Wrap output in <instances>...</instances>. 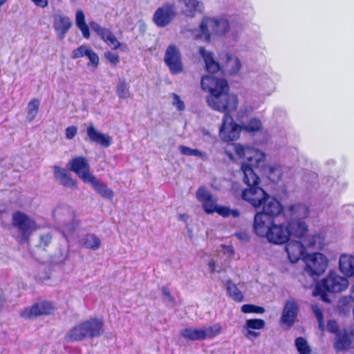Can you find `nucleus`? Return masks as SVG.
<instances>
[{
  "label": "nucleus",
  "instance_id": "1",
  "mask_svg": "<svg viewBox=\"0 0 354 354\" xmlns=\"http://www.w3.org/2000/svg\"><path fill=\"white\" fill-rule=\"evenodd\" d=\"M201 84L203 91L209 93L206 97L207 105L212 109L224 113L219 129V136L224 141L236 140L242 129L250 133L261 129V122L256 118L241 125L234 122L230 113L236 110L239 100L235 94L229 92L230 87L225 79L203 75Z\"/></svg>",
  "mask_w": 354,
  "mask_h": 354
},
{
  "label": "nucleus",
  "instance_id": "2",
  "mask_svg": "<svg viewBox=\"0 0 354 354\" xmlns=\"http://www.w3.org/2000/svg\"><path fill=\"white\" fill-rule=\"evenodd\" d=\"M349 282L346 277H341L331 272L329 275L317 282L313 291L314 297L319 296L324 302L330 303L328 293L341 292L348 286Z\"/></svg>",
  "mask_w": 354,
  "mask_h": 354
},
{
  "label": "nucleus",
  "instance_id": "3",
  "mask_svg": "<svg viewBox=\"0 0 354 354\" xmlns=\"http://www.w3.org/2000/svg\"><path fill=\"white\" fill-rule=\"evenodd\" d=\"M104 322L102 319L92 318L72 328L65 335L67 342H80L86 338L101 336L104 333Z\"/></svg>",
  "mask_w": 354,
  "mask_h": 354
},
{
  "label": "nucleus",
  "instance_id": "4",
  "mask_svg": "<svg viewBox=\"0 0 354 354\" xmlns=\"http://www.w3.org/2000/svg\"><path fill=\"white\" fill-rule=\"evenodd\" d=\"M53 216L57 224L62 227V234L65 238L66 233L73 234L79 225L75 211L68 205H57L53 212Z\"/></svg>",
  "mask_w": 354,
  "mask_h": 354
},
{
  "label": "nucleus",
  "instance_id": "5",
  "mask_svg": "<svg viewBox=\"0 0 354 354\" xmlns=\"http://www.w3.org/2000/svg\"><path fill=\"white\" fill-rule=\"evenodd\" d=\"M12 225L19 233L17 240L20 244L28 242L32 233L37 229L35 221L20 211L12 214Z\"/></svg>",
  "mask_w": 354,
  "mask_h": 354
},
{
  "label": "nucleus",
  "instance_id": "6",
  "mask_svg": "<svg viewBox=\"0 0 354 354\" xmlns=\"http://www.w3.org/2000/svg\"><path fill=\"white\" fill-rule=\"evenodd\" d=\"M229 22L225 19H216L205 17L200 24L201 34L198 37L205 41H209L212 34L217 35H224L229 30Z\"/></svg>",
  "mask_w": 354,
  "mask_h": 354
},
{
  "label": "nucleus",
  "instance_id": "7",
  "mask_svg": "<svg viewBox=\"0 0 354 354\" xmlns=\"http://www.w3.org/2000/svg\"><path fill=\"white\" fill-rule=\"evenodd\" d=\"M306 263L305 272L313 278L318 277L326 271L328 266V259L320 252H315L304 257Z\"/></svg>",
  "mask_w": 354,
  "mask_h": 354
},
{
  "label": "nucleus",
  "instance_id": "8",
  "mask_svg": "<svg viewBox=\"0 0 354 354\" xmlns=\"http://www.w3.org/2000/svg\"><path fill=\"white\" fill-rule=\"evenodd\" d=\"M178 9L174 3L167 2L158 8L153 15V22L157 27L165 28L178 16Z\"/></svg>",
  "mask_w": 354,
  "mask_h": 354
},
{
  "label": "nucleus",
  "instance_id": "9",
  "mask_svg": "<svg viewBox=\"0 0 354 354\" xmlns=\"http://www.w3.org/2000/svg\"><path fill=\"white\" fill-rule=\"evenodd\" d=\"M164 61L171 74L176 75L183 71V65L181 60V54L175 45L171 44L167 48Z\"/></svg>",
  "mask_w": 354,
  "mask_h": 354
},
{
  "label": "nucleus",
  "instance_id": "10",
  "mask_svg": "<svg viewBox=\"0 0 354 354\" xmlns=\"http://www.w3.org/2000/svg\"><path fill=\"white\" fill-rule=\"evenodd\" d=\"M268 241L275 245H282L290 240V232L283 223H273L270 226L265 236Z\"/></svg>",
  "mask_w": 354,
  "mask_h": 354
},
{
  "label": "nucleus",
  "instance_id": "11",
  "mask_svg": "<svg viewBox=\"0 0 354 354\" xmlns=\"http://www.w3.org/2000/svg\"><path fill=\"white\" fill-rule=\"evenodd\" d=\"M270 195L259 185L252 186L242 192L241 197L254 207H260Z\"/></svg>",
  "mask_w": 354,
  "mask_h": 354
},
{
  "label": "nucleus",
  "instance_id": "12",
  "mask_svg": "<svg viewBox=\"0 0 354 354\" xmlns=\"http://www.w3.org/2000/svg\"><path fill=\"white\" fill-rule=\"evenodd\" d=\"M67 166L68 169L75 172L84 183L93 176L90 173L88 160L84 156H77L71 159Z\"/></svg>",
  "mask_w": 354,
  "mask_h": 354
},
{
  "label": "nucleus",
  "instance_id": "13",
  "mask_svg": "<svg viewBox=\"0 0 354 354\" xmlns=\"http://www.w3.org/2000/svg\"><path fill=\"white\" fill-rule=\"evenodd\" d=\"M299 310V306L294 299L286 301L280 318L281 324L286 326L288 328L292 327L297 318Z\"/></svg>",
  "mask_w": 354,
  "mask_h": 354
},
{
  "label": "nucleus",
  "instance_id": "14",
  "mask_svg": "<svg viewBox=\"0 0 354 354\" xmlns=\"http://www.w3.org/2000/svg\"><path fill=\"white\" fill-rule=\"evenodd\" d=\"M273 218L258 212L255 214L253 223V230L257 235L264 237L270 226L274 223Z\"/></svg>",
  "mask_w": 354,
  "mask_h": 354
},
{
  "label": "nucleus",
  "instance_id": "15",
  "mask_svg": "<svg viewBox=\"0 0 354 354\" xmlns=\"http://www.w3.org/2000/svg\"><path fill=\"white\" fill-rule=\"evenodd\" d=\"M53 28L59 40L64 39L66 32L72 26L68 17L60 14L53 15Z\"/></svg>",
  "mask_w": 354,
  "mask_h": 354
},
{
  "label": "nucleus",
  "instance_id": "16",
  "mask_svg": "<svg viewBox=\"0 0 354 354\" xmlns=\"http://www.w3.org/2000/svg\"><path fill=\"white\" fill-rule=\"evenodd\" d=\"M353 333L346 328L342 329L337 335H335L333 344L334 349L337 351H344L350 348L352 340Z\"/></svg>",
  "mask_w": 354,
  "mask_h": 354
},
{
  "label": "nucleus",
  "instance_id": "17",
  "mask_svg": "<svg viewBox=\"0 0 354 354\" xmlns=\"http://www.w3.org/2000/svg\"><path fill=\"white\" fill-rule=\"evenodd\" d=\"M86 133L90 142L98 144L103 147H109L112 143L111 136L98 131L92 124L88 127Z\"/></svg>",
  "mask_w": 354,
  "mask_h": 354
},
{
  "label": "nucleus",
  "instance_id": "18",
  "mask_svg": "<svg viewBox=\"0 0 354 354\" xmlns=\"http://www.w3.org/2000/svg\"><path fill=\"white\" fill-rule=\"evenodd\" d=\"M262 213L274 218L283 212V207L275 198L269 196L263 205Z\"/></svg>",
  "mask_w": 354,
  "mask_h": 354
},
{
  "label": "nucleus",
  "instance_id": "19",
  "mask_svg": "<svg viewBox=\"0 0 354 354\" xmlns=\"http://www.w3.org/2000/svg\"><path fill=\"white\" fill-rule=\"evenodd\" d=\"M290 237L301 238L308 232V225L301 219L293 218L286 225Z\"/></svg>",
  "mask_w": 354,
  "mask_h": 354
},
{
  "label": "nucleus",
  "instance_id": "20",
  "mask_svg": "<svg viewBox=\"0 0 354 354\" xmlns=\"http://www.w3.org/2000/svg\"><path fill=\"white\" fill-rule=\"evenodd\" d=\"M198 53L205 62L207 73L214 74L221 71L220 64L214 58L213 53L206 50L204 47H201Z\"/></svg>",
  "mask_w": 354,
  "mask_h": 354
},
{
  "label": "nucleus",
  "instance_id": "21",
  "mask_svg": "<svg viewBox=\"0 0 354 354\" xmlns=\"http://www.w3.org/2000/svg\"><path fill=\"white\" fill-rule=\"evenodd\" d=\"M86 183L90 184L95 192L104 198L111 200L113 197V192L109 189L101 180L93 176Z\"/></svg>",
  "mask_w": 354,
  "mask_h": 354
},
{
  "label": "nucleus",
  "instance_id": "22",
  "mask_svg": "<svg viewBox=\"0 0 354 354\" xmlns=\"http://www.w3.org/2000/svg\"><path fill=\"white\" fill-rule=\"evenodd\" d=\"M259 167V166H251L247 164H241V169L243 174V181L248 187L259 185L260 178L254 171V168H258Z\"/></svg>",
  "mask_w": 354,
  "mask_h": 354
},
{
  "label": "nucleus",
  "instance_id": "23",
  "mask_svg": "<svg viewBox=\"0 0 354 354\" xmlns=\"http://www.w3.org/2000/svg\"><path fill=\"white\" fill-rule=\"evenodd\" d=\"M54 176L56 180L64 187L73 189L77 185L76 180L72 178L71 175L65 169L55 166Z\"/></svg>",
  "mask_w": 354,
  "mask_h": 354
},
{
  "label": "nucleus",
  "instance_id": "24",
  "mask_svg": "<svg viewBox=\"0 0 354 354\" xmlns=\"http://www.w3.org/2000/svg\"><path fill=\"white\" fill-rule=\"evenodd\" d=\"M290 261L296 263L303 255L305 247L300 241L289 242L286 247Z\"/></svg>",
  "mask_w": 354,
  "mask_h": 354
},
{
  "label": "nucleus",
  "instance_id": "25",
  "mask_svg": "<svg viewBox=\"0 0 354 354\" xmlns=\"http://www.w3.org/2000/svg\"><path fill=\"white\" fill-rule=\"evenodd\" d=\"M44 314V301L35 303L31 307L25 308L20 311L19 315L26 319H35Z\"/></svg>",
  "mask_w": 354,
  "mask_h": 354
},
{
  "label": "nucleus",
  "instance_id": "26",
  "mask_svg": "<svg viewBox=\"0 0 354 354\" xmlns=\"http://www.w3.org/2000/svg\"><path fill=\"white\" fill-rule=\"evenodd\" d=\"M185 5L184 13L187 17H194L197 13H201L203 3L197 0H178Z\"/></svg>",
  "mask_w": 354,
  "mask_h": 354
},
{
  "label": "nucleus",
  "instance_id": "27",
  "mask_svg": "<svg viewBox=\"0 0 354 354\" xmlns=\"http://www.w3.org/2000/svg\"><path fill=\"white\" fill-rule=\"evenodd\" d=\"M265 154L259 150L254 147H248L247 154H245L244 158L248 160V162H243V164H247L251 166H260L265 159Z\"/></svg>",
  "mask_w": 354,
  "mask_h": 354
},
{
  "label": "nucleus",
  "instance_id": "28",
  "mask_svg": "<svg viewBox=\"0 0 354 354\" xmlns=\"http://www.w3.org/2000/svg\"><path fill=\"white\" fill-rule=\"evenodd\" d=\"M339 268L344 275L354 276V257L342 255L339 261Z\"/></svg>",
  "mask_w": 354,
  "mask_h": 354
},
{
  "label": "nucleus",
  "instance_id": "29",
  "mask_svg": "<svg viewBox=\"0 0 354 354\" xmlns=\"http://www.w3.org/2000/svg\"><path fill=\"white\" fill-rule=\"evenodd\" d=\"M80 243L84 248L96 250L101 245V240L95 234L87 233L81 238Z\"/></svg>",
  "mask_w": 354,
  "mask_h": 354
},
{
  "label": "nucleus",
  "instance_id": "30",
  "mask_svg": "<svg viewBox=\"0 0 354 354\" xmlns=\"http://www.w3.org/2000/svg\"><path fill=\"white\" fill-rule=\"evenodd\" d=\"M263 172L273 183H277L282 177V171L278 165H266L263 168Z\"/></svg>",
  "mask_w": 354,
  "mask_h": 354
},
{
  "label": "nucleus",
  "instance_id": "31",
  "mask_svg": "<svg viewBox=\"0 0 354 354\" xmlns=\"http://www.w3.org/2000/svg\"><path fill=\"white\" fill-rule=\"evenodd\" d=\"M180 335L192 341H198L205 339V333L201 328H186L180 331Z\"/></svg>",
  "mask_w": 354,
  "mask_h": 354
},
{
  "label": "nucleus",
  "instance_id": "32",
  "mask_svg": "<svg viewBox=\"0 0 354 354\" xmlns=\"http://www.w3.org/2000/svg\"><path fill=\"white\" fill-rule=\"evenodd\" d=\"M75 24L77 27L81 30L83 37L85 39L90 37L89 25L85 22L84 13L82 10H78L75 15Z\"/></svg>",
  "mask_w": 354,
  "mask_h": 354
},
{
  "label": "nucleus",
  "instance_id": "33",
  "mask_svg": "<svg viewBox=\"0 0 354 354\" xmlns=\"http://www.w3.org/2000/svg\"><path fill=\"white\" fill-rule=\"evenodd\" d=\"M130 86L124 78H119L115 88V93L119 98L127 99L130 97Z\"/></svg>",
  "mask_w": 354,
  "mask_h": 354
},
{
  "label": "nucleus",
  "instance_id": "34",
  "mask_svg": "<svg viewBox=\"0 0 354 354\" xmlns=\"http://www.w3.org/2000/svg\"><path fill=\"white\" fill-rule=\"evenodd\" d=\"M225 287L229 296L233 300L238 302H241L243 301L244 296L241 291L237 288L236 284L229 280L226 282Z\"/></svg>",
  "mask_w": 354,
  "mask_h": 354
},
{
  "label": "nucleus",
  "instance_id": "35",
  "mask_svg": "<svg viewBox=\"0 0 354 354\" xmlns=\"http://www.w3.org/2000/svg\"><path fill=\"white\" fill-rule=\"evenodd\" d=\"M89 27L105 42H107L108 38L112 33L109 29L102 27L95 21L89 22Z\"/></svg>",
  "mask_w": 354,
  "mask_h": 354
},
{
  "label": "nucleus",
  "instance_id": "36",
  "mask_svg": "<svg viewBox=\"0 0 354 354\" xmlns=\"http://www.w3.org/2000/svg\"><path fill=\"white\" fill-rule=\"evenodd\" d=\"M290 211L292 214L295 216L298 219L305 218L309 215L308 207L302 203L295 204L290 207Z\"/></svg>",
  "mask_w": 354,
  "mask_h": 354
},
{
  "label": "nucleus",
  "instance_id": "37",
  "mask_svg": "<svg viewBox=\"0 0 354 354\" xmlns=\"http://www.w3.org/2000/svg\"><path fill=\"white\" fill-rule=\"evenodd\" d=\"M178 149L180 153L185 156H197L203 160H205L206 158V153L201 151L197 149H192L185 145H180L178 147Z\"/></svg>",
  "mask_w": 354,
  "mask_h": 354
},
{
  "label": "nucleus",
  "instance_id": "38",
  "mask_svg": "<svg viewBox=\"0 0 354 354\" xmlns=\"http://www.w3.org/2000/svg\"><path fill=\"white\" fill-rule=\"evenodd\" d=\"M295 345L299 354H311L312 351L307 340L302 337L295 339Z\"/></svg>",
  "mask_w": 354,
  "mask_h": 354
},
{
  "label": "nucleus",
  "instance_id": "39",
  "mask_svg": "<svg viewBox=\"0 0 354 354\" xmlns=\"http://www.w3.org/2000/svg\"><path fill=\"white\" fill-rule=\"evenodd\" d=\"M266 326V322L261 319H247L244 326L246 330H261Z\"/></svg>",
  "mask_w": 354,
  "mask_h": 354
},
{
  "label": "nucleus",
  "instance_id": "40",
  "mask_svg": "<svg viewBox=\"0 0 354 354\" xmlns=\"http://www.w3.org/2000/svg\"><path fill=\"white\" fill-rule=\"evenodd\" d=\"M161 291L163 295L162 300L166 306L174 308L176 304V301L175 298L171 295L169 288L167 286H162Z\"/></svg>",
  "mask_w": 354,
  "mask_h": 354
},
{
  "label": "nucleus",
  "instance_id": "41",
  "mask_svg": "<svg viewBox=\"0 0 354 354\" xmlns=\"http://www.w3.org/2000/svg\"><path fill=\"white\" fill-rule=\"evenodd\" d=\"M232 64L230 68H229V73L230 75H234L238 73L241 68V62L238 58H233L231 55L227 56V66L230 67V64Z\"/></svg>",
  "mask_w": 354,
  "mask_h": 354
},
{
  "label": "nucleus",
  "instance_id": "42",
  "mask_svg": "<svg viewBox=\"0 0 354 354\" xmlns=\"http://www.w3.org/2000/svg\"><path fill=\"white\" fill-rule=\"evenodd\" d=\"M39 101L37 99L32 100L28 104V118L29 120L34 119L38 112Z\"/></svg>",
  "mask_w": 354,
  "mask_h": 354
},
{
  "label": "nucleus",
  "instance_id": "43",
  "mask_svg": "<svg viewBox=\"0 0 354 354\" xmlns=\"http://www.w3.org/2000/svg\"><path fill=\"white\" fill-rule=\"evenodd\" d=\"M205 333V339L207 338H211L218 335L221 331V326L220 324H216L212 326H209L203 329Z\"/></svg>",
  "mask_w": 354,
  "mask_h": 354
},
{
  "label": "nucleus",
  "instance_id": "44",
  "mask_svg": "<svg viewBox=\"0 0 354 354\" xmlns=\"http://www.w3.org/2000/svg\"><path fill=\"white\" fill-rule=\"evenodd\" d=\"M241 311L244 313L262 314L265 312V308L254 304H244L241 307Z\"/></svg>",
  "mask_w": 354,
  "mask_h": 354
},
{
  "label": "nucleus",
  "instance_id": "45",
  "mask_svg": "<svg viewBox=\"0 0 354 354\" xmlns=\"http://www.w3.org/2000/svg\"><path fill=\"white\" fill-rule=\"evenodd\" d=\"M90 49L91 47L86 45H82L77 48L73 50L71 57L73 59H77L79 57L86 56L88 54Z\"/></svg>",
  "mask_w": 354,
  "mask_h": 354
},
{
  "label": "nucleus",
  "instance_id": "46",
  "mask_svg": "<svg viewBox=\"0 0 354 354\" xmlns=\"http://www.w3.org/2000/svg\"><path fill=\"white\" fill-rule=\"evenodd\" d=\"M196 198L199 201L203 203L211 199L212 195L206 188L201 187H199L196 192Z\"/></svg>",
  "mask_w": 354,
  "mask_h": 354
},
{
  "label": "nucleus",
  "instance_id": "47",
  "mask_svg": "<svg viewBox=\"0 0 354 354\" xmlns=\"http://www.w3.org/2000/svg\"><path fill=\"white\" fill-rule=\"evenodd\" d=\"M218 206L215 204L212 198L203 203V208L207 214H212L216 212Z\"/></svg>",
  "mask_w": 354,
  "mask_h": 354
},
{
  "label": "nucleus",
  "instance_id": "48",
  "mask_svg": "<svg viewBox=\"0 0 354 354\" xmlns=\"http://www.w3.org/2000/svg\"><path fill=\"white\" fill-rule=\"evenodd\" d=\"M326 330L328 332L335 335H337V333L342 330L339 328L337 322L334 319H330L328 321L326 324Z\"/></svg>",
  "mask_w": 354,
  "mask_h": 354
},
{
  "label": "nucleus",
  "instance_id": "49",
  "mask_svg": "<svg viewBox=\"0 0 354 354\" xmlns=\"http://www.w3.org/2000/svg\"><path fill=\"white\" fill-rule=\"evenodd\" d=\"M89 59V63L88 66L92 64L94 68H97L99 63V57L98 55L91 48L88 54L86 55Z\"/></svg>",
  "mask_w": 354,
  "mask_h": 354
},
{
  "label": "nucleus",
  "instance_id": "50",
  "mask_svg": "<svg viewBox=\"0 0 354 354\" xmlns=\"http://www.w3.org/2000/svg\"><path fill=\"white\" fill-rule=\"evenodd\" d=\"M104 57L110 63L113 65L118 64L120 62V57L118 55L111 52L105 53Z\"/></svg>",
  "mask_w": 354,
  "mask_h": 354
},
{
  "label": "nucleus",
  "instance_id": "51",
  "mask_svg": "<svg viewBox=\"0 0 354 354\" xmlns=\"http://www.w3.org/2000/svg\"><path fill=\"white\" fill-rule=\"evenodd\" d=\"M77 133V128L75 126H70L66 129V138L68 140L73 139Z\"/></svg>",
  "mask_w": 354,
  "mask_h": 354
},
{
  "label": "nucleus",
  "instance_id": "52",
  "mask_svg": "<svg viewBox=\"0 0 354 354\" xmlns=\"http://www.w3.org/2000/svg\"><path fill=\"white\" fill-rule=\"evenodd\" d=\"M230 208L228 207L221 205L218 206L215 212L224 218H227L230 216Z\"/></svg>",
  "mask_w": 354,
  "mask_h": 354
},
{
  "label": "nucleus",
  "instance_id": "53",
  "mask_svg": "<svg viewBox=\"0 0 354 354\" xmlns=\"http://www.w3.org/2000/svg\"><path fill=\"white\" fill-rule=\"evenodd\" d=\"M106 43H108L109 45L113 46V48L115 50L119 48L120 46H121L120 42L117 40V39L115 38L113 33H111V36H109V37L108 38Z\"/></svg>",
  "mask_w": 354,
  "mask_h": 354
},
{
  "label": "nucleus",
  "instance_id": "54",
  "mask_svg": "<svg viewBox=\"0 0 354 354\" xmlns=\"http://www.w3.org/2000/svg\"><path fill=\"white\" fill-rule=\"evenodd\" d=\"M248 147H244L242 145L237 144L235 145V153L236 154L240 157L243 158L245 156V154H247V149Z\"/></svg>",
  "mask_w": 354,
  "mask_h": 354
},
{
  "label": "nucleus",
  "instance_id": "55",
  "mask_svg": "<svg viewBox=\"0 0 354 354\" xmlns=\"http://www.w3.org/2000/svg\"><path fill=\"white\" fill-rule=\"evenodd\" d=\"M174 104H176L178 111H183L185 108L183 101L176 94H174Z\"/></svg>",
  "mask_w": 354,
  "mask_h": 354
},
{
  "label": "nucleus",
  "instance_id": "56",
  "mask_svg": "<svg viewBox=\"0 0 354 354\" xmlns=\"http://www.w3.org/2000/svg\"><path fill=\"white\" fill-rule=\"evenodd\" d=\"M311 310H312L313 313H314L315 316L316 317L317 319L324 317L322 311L318 305H317V304L312 305Z\"/></svg>",
  "mask_w": 354,
  "mask_h": 354
},
{
  "label": "nucleus",
  "instance_id": "57",
  "mask_svg": "<svg viewBox=\"0 0 354 354\" xmlns=\"http://www.w3.org/2000/svg\"><path fill=\"white\" fill-rule=\"evenodd\" d=\"M55 310V306L51 302L46 301V315L54 314Z\"/></svg>",
  "mask_w": 354,
  "mask_h": 354
},
{
  "label": "nucleus",
  "instance_id": "58",
  "mask_svg": "<svg viewBox=\"0 0 354 354\" xmlns=\"http://www.w3.org/2000/svg\"><path fill=\"white\" fill-rule=\"evenodd\" d=\"M235 235L239 239H240L241 241H248L250 239L249 236L245 232H237L235 234Z\"/></svg>",
  "mask_w": 354,
  "mask_h": 354
},
{
  "label": "nucleus",
  "instance_id": "59",
  "mask_svg": "<svg viewBox=\"0 0 354 354\" xmlns=\"http://www.w3.org/2000/svg\"><path fill=\"white\" fill-rule=\"evenodd\" d=\"M318 322V328L321 331H324L325 329L324 317L317 319Z\"/></svg>",
  "mask_w": 354,
  "mask_h": 354
},
{
  "label": "nucleus",
  "instance_id": "60",
  "mask_svg": "<svg viewBox=\"0 0 354 354\" xmlns=\"http://www.w3.org/2000/svg\"><path fill=\"white\" fill-rule=\"evenodd\" d=\"M232 215L233 218H238L240 216V212L238 209H230V216Z\"/></svg>",
  "mask_w": 354,
  "mask_h": 354
},
{
  "label": "nucleus",
  "instance_id": "61",
  "mask_svg": "<svg viewBox=\"0 0 354 354\" xmlns=\"http://www.w3.org/2000/svg\"><path fill=\"white\" fill-rule=\"evenodd\" d=\"M259 335H260L259 333L253 331L252 329L247 330V335H250V336H253L254 337H257L259 336Z\"/></svg>",
  "mask_w": 354,
  "mask_h": 354
},
{
  "label": "nucleus",
  "instance_id": "62",
  "mask_svg": "<svg viewBox=\"0 0 354 354\" xmlns=\"http://www.w3.org/2000/svg\"><path fill=\"white\" fill-rule=\"evenodd\" d=\"M208 266L211 272H214L216 271L215 262L214 260L209 261Z\"/></svg>",
  "mask_w": 354,
  "mask_h": 354
},
{
  "label": "nucleus",
  "instance_id": "63",
  "mask_svg": "<svg viewBox=\"0 0 354 354\" xmlns=\"http://www.w3.org/2000/svg\"><path fill=\"white\" fill-rule=\"evenodd\" d=\"M36 6L44 8V0H31Z\"/></svg>",
  "mask_w": 354,
  "mask_h": 354
},
{
  "label": "nucleus",
  "instance_id": "64",
  "mask_svg": "<svg viewBox=\"0 0 354 354\" xmlns=\"http://www.w3.org/2000/svg\"><path fill=\"white\" fill-rule=\"evenodd\" d=\"M6 303V299L3 295L0 292V309Z\"/></svg>",
  "mask_w": 354,
  "mask_h": 354
}]
</instances>
